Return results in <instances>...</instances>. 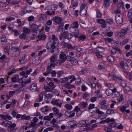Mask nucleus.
Masks as SVG:
<instances>
[{
    "instance_id": "nucleus-1",
    "label": "nucleus",
    "mask_w": 132,
    "mask_h": 132,
    "mask_svg": "<svg viewBox=\"0 0 132 132\" xmlns=\"http://www.w3.org/2000/svg\"><path fill=\"white\" fill-rule=\"evenodd\" d=\"M53 40L52 44L51 45L50 52L52 53H54V50L59 45V43L57 38L56 37L55 35H53L52 37Z\"/></svg>"
},
{
    "instance_id": "nucleus-2",
    "label": "nucleus",
    "mask_w": 132,
    "mask_h": 132,
    "mask_svg": "<svg viewBox=\"0 0 132 132\" xmlns=\"http://www.w3.org/2000/svg\"><path fill=\"white\" fill-rule=\"evenodd\" d=\"M17 44L16 43H12V47L11 48V50L13 52L14 54L16 56H18L20 53V50L18 47H17L16 45Z\"/></svg>"
},
{
    "instance_id": "nucleus-3",
    "label": "nucleus",
    "mask_w": 132,
    "mask_h": 132,
    "mask_svg": "<svg viewBox=\"0 0 132 132\" xmlns=\"http://www.w3.org/2000/svg\"><path fill=\"white\" fill-rule=\"evenodd\" d=\"M9 122L10 123L9 124V126L8 128V130L9 131H13L14 132H15L16 130L18 129L17 127L15 128L16 126V124L15 123H11L12 122L9 121Z\"/></svg>"
},
{
    "instance_id": "nucleus-4",
    "label": "nucleus",
    "mask_w": 132,
    "mask_h": 132,
    "mask_svg": "<svg viewBox=\"0 0 132 132\" xmlns=\"http://www.w3.org/2000/svg\"><path fill=\"white\" fill-rule=\"evenodd\" d=\"M67 59L68 61H70L73 65H75L78 64V60L73 57L67 56Z\"/></svg>"
},
{
    "instance_id": "nucleus-5",
    "label": "nucleus",
    "mask_w": 132,
    "mask_h": 132,
    "mask_svg": "<svg viewBox=\"0 0 132 132\" xmlns=\"http://www.w3.org/2000/svg\"><path fill=\"white\" fill-rule=\"evenodd\" d=\"M115 20L118 24L122 23L123 22V18L121 14H117L116 16Z\"/></svg>"
},
{
    "instance_id": "nucleus-6",
    "label": "nucleus",
    "mask_w": 132,
    "mask_h": 132,
    "mask_svg": "<svg viewBox=\"0 0 132 132\" xmlns=\"http://www.w3.org/2000/svg\"><path fill=\"white\" fill-rule=\"evenodd\" d=\"M67 32L64 31V33H61V35L59 36V38L61 40H63L65 43H66L65 42L66 39H67Z\"/></svg>"
},
{
    "instance_id": "nucleus-7",
    "label": "nucleus",
    "mask_w": 132,
    "mask_h": 132,
    "mask_svg": "<svg viewBox=\"0 0 132 132\" xmlns=\"http://www.w3.org/2000/svg\"><path fill=\"white\" fill-rule=\"evenodd\" d=\"M55 67L53 64H50V65H48L47 68V71L45 73H43V75L47 76L50 73V72L52 70L54 69Z\"/></svg>"
},
{
    "instance_id": "nucleus-8",
    "label": "nucleus",
    "mask_w": 132,
    "mask_h": 132,
    "mask_svg": "<svg viewBox=\"0 0 132 132\" xmlns=\"http://www.w3.org/2000/svg\"><path fill=\"white\" fill-rule=\"evenodd\" d=\"M51 103L53 104L54 105H57L59 107H60L62 103L60 100L57 99L56 100H52Z\"/></svg>"
},
{
    "instance_id": "nucleus-9",
    "label": "nucleus",
    "mask_w": 132,
    "mask_h": 132,
    "mask_svg": "<svg viewBox=\"0 0 132 132\" xmlns=\"http://www.w3.org/2000/svg\"><path fill=\"white\" fill-rule=\"evenodd\" d=\"M70 30L71 31L75 34L73 35V36L75 37L76 38L78 37L79 33L78 29L77 28H71Z\"/></svg>"
},
{
    "instance_id": "nucleus-10",
    "label": "nucleus",
    "mask_w": 132,
    "mask_h": 132,
    "mask_svg": "<svg viewBox=\"0 0 132 132\" xmlns=\"http://www.w3.org/2000/svg\"><path fill=\"white\" fill-rule=\"evenodd\" d=\"M67 56L66 54L62 51L61 52L59 55V58L63 61L64 62L67 59Z\"/></svg>"
},
{
    "instance_id": "nucleus-11",
    "label": "nucleus",
    "mask_w": 132,
    "mask_h": 132,
    "mask_svg": "<svg viewBox=\"0 0 132 132\" xmlns=\"http://www.w3.org/2000/svg\"><path fill=\"white\" fill-rule=\"evenodd\" d=\"M120 96L119 93L117 91V89L115 88L113 89V92L112 95V97L113 98H116Z\"/></svg>"
},
{
    "instance_id": "nucleus-12",
    "label": "nucleus",
    "mask_w": 132,
    "mask_h": 132,
    "mask_svg": "<svg viewBox=\"0 0 132 132\" xmlns=\"http://www.w3.org/2000/svg\"><path fill=\"white\" fill-rule=\"evenodd\" d=\"M53 20L54 22L57 24H58L61 23L62 19L60 17L55 16L53 18Z\"/></svg>"
},
{
    "instance_id": "nucleus-13",
    "label": "nucleus",
    "mask_w": 132,
    "mask_h": 132,
    "mask_svg": "<svg viewBox=\"0 0 132 132\" xmlns=\"http://www.w3.org/2000/svg\"><path fill=\"white\" fill-rule=\"evenodd\" d=\"M127 30L123 29H122L118 33V35L121 37H124L127 33Z\"/></svg>"
},
{
    "instance_id": "nucleus-14",
    "label": "nucleus",
    "mask_w": 132,
    "mask_h": 132,
    "mask_svg": "<svg viewBox=\"0 0 132 132\" xmlns=\"http://www.w3.org/2000/svg\"><path fill=\"white\" fill-rule=\"evenodd\" d=\"M37 86L36 83L32 84L30 88V90L32 92L37 91Z\"/></svg>"
},
{
    "instance_id": "nucleus-15",
    "label": "nucleus",
    "mask_w": 132,
    "mask_h": 132,
    "mask_svg": "<svg viewBox=\"0 0 132 132\" xmlns=\"http://www.w3.org/2000/svg\"><path fill=\"white\" fill-rule=\"evenodd\" d=\"M53 95L50 94H47L45 96V98L46 101V103H48L53 97Z\"/></svg>"
},
{
    "instance_id": "nucleus-16",
    "label": "nucleus",
    "mask_w": 132,
    "mask_h": 132,
    "mask_svg": "<svg viewBox=\"0 0 132 132\" xmlns=\"http://www.w3.org/2000/svg\"><path fill=\"white\" fill-rule=\"evenodd\" d=\"M16 22L18 24V28L21 27L24 24V22L22 21L21 19H17Z\"/></svg>"
},
{
    "instance_id": "nucleus-17",
    "label": "nucleus",
    "mask_w": 132,
    "mask_h": 132,
    "mask_svg": "<svg viewBox=\"0 0 132 132\" xmlns=\"http://www.w3.org/2000/svg\"><path fill=\"white\" fill-rule=\"evenodd\" d=\"M64 63L63 61L60 59V58L57 60L56 59V60L55 61V65H59Z\"/></svg>"
},
{
    "instance_id": "nucleus-18",
    "label": "nucleus",
    "mask_w": 132,
    "mask_h": 132,
    "mask_svg": "<svg viewBox=\"0 0 132 132\" xmlns=\"http://www.w3.org/2000/svg\"><path fill=\"white\" fill-rule=\"evenodd\" d=\"M0 117H1V118L5 120H7V119L9 120H10L12 119L11 117L9 116L8 115L5 116L3 114H0Z\"/></svg>"
},
{
    "instance_id": "nucleus-19",
    "label": "nucleus",
    "mask_w": 132,
    "mask_h": 132,
    "mask_svg": "<svg viewBox=\"0 0 132 132\" xmlns=\"http://www.w3.org/2000/svg\"><path fill=\"white\" fill-rule=\"evenodd\" d=\"M106 101L105 100H103L101 103L102 105L101 108L102 109H103L105 110H106L107 108V105L106 104Z\"/></svg>"
},
{
    "instance_id": "nucleus-20",
    "label": "nucleus",
    "mask_w": 132,
    "mask_h": 132,
    "mask_svg": "<svg viewBox=\"0 0 132 132\" xmlns=\"http://www.w3.org/2000/svg\"><path fill=\"white\" fill-rule=\"evenodd\" d=\"M56 55H53V56H51L50 58V62L51 63V64H53L54 66H55V65L54 64L55 61L56 60V59L55 57Z\"/></svg>"
},
{
    "instance_id": "nucleus-21",
    "label": "nucleus",
    "mask_w": 132,
    "mask_h": 132,
    "mask_svg": "<svg viewBox=\"0 0 132 132\" xmlns=\"http://www.w3.org/2000/svg\"><path fill=\"white\" fill-rule=\"evenodd\" d=\"M88 104L87 102L83 101L81 102L79 104L80 106L83 108H85L88 106Z\"/></svg>"
},
{
    "instance_id": "nucleus-22",
    "label": "nucleus",
    "mask_w": 132,
    "mask_h": 132,
    "mask_svg": "<svg viewBox=\"0 0 132 132\" xmlns=\"http://www.w3.org/2000/svg\"><path fill=\"white\" fill-rule=\"evenodd\" d=\"M110 4V0H104V5L106 8H108Z\"/></svg>"
},
{
    "instance_id": "nucleus-23",
    "label": "nucleus",
    "mask_w": 132,
    "mask_h": 132,
    "mask_svg": "<svg viewBox=\"0 0 132 132\" xmlns=\"http://www.w3.org/2000/svg\"><path fill=\"white\" fill-rule=\"evenodd\" d=\"M65 87L68 89L71 88H73L75 87V86L72 84H71L69 82H67L65 84Z\"/></svg>"
},
{
    "instance_id": "nucleus-24",
    "label": "nucleus",
    "mask_w": 132,
    "mask_h": 132,
    "mask_svg": "<svg viewBox=\"0 0 132 132\" xmlns=\"http://www.w3.org/2000/svg\"><path fill=\"white\" fill-rule=\"evenodd\" d=\"M109 78L110 80L113 79L114 81H117V78L116 76L113 75H111L110 73H109Z\"/></svg>"
},
{
    "instance_id": "nucleus-25",
    "label": "nucleus",
    "mask_w": 132,
    "mask_h": 132,
    "mask_svg": "<svg viewBox=\"0 0 132 132\" xmlns=\"http://www.w3.org/2000/svg\"><path fill=\"white\" fill-rule=\"evenodd\" d=\"M32 28V31L34 32L37 33V31L38 30V28L37 26L36 25H33L31 27Z\"/></svg>"
},
{
    "instance_id": "nucleus-26",
    "label": "nucleus",
    "mask_w": 132,
    "mask_h": 132,
    "mask_svg": "<svg viewBox=\"0 0 132 132\" xmlns=\"http://www.w3.org/2000/svg\"><path fill=\"white\" fill-rule=\"evenodd\" d=\"M95 50L101 53H103L104 51V48L102 47H96Z\"/></svg>"
},
{
    "instance_id": "nucleus-27",
    "label": "nucleus",
    "mask_w": 132,
    "mask_h": 132,
    "mask_svg": "<svg viewBox=\"0 0 132 132\" xmlns=\"http://www.w3.org/2000/svg\"><path fill=\"white\" fill-rule=\"evenodd\" d=\"M113 92V89L112 90L111 89L108 88L106 90V93L108 96L110 95L111 94H112Z\"/></svg>"
},
{
    "instance_id": "nucleus-28",
    "label": "nucleus",
    "mask_w": 132,
    "mask_h": 132,
    "mask_svg": "<svg viewBox=\"0 0 132 132\" xmlns=\"http://www.w3.org/2000/svg\"><path fill=\"white\" fill-rule=\"evenodd\" d=\"M123 95L122 94H121L120 95V97L117 99L118 103H122L123 102L124 99L123 98Z\"/></svg>"
},
{
    "instance_id": "nucleus-29",
    "label": "nucleus",
    "mask_w": 132,
    "mask_h": 132,
    "mask_svg": "<svg viewBox=\"0 0 132 132\" xmlns=\"http://www.w3.org/2000/svg\"><path fill=\"white\" fill-rule=\"evenodd\" d=\"M23 88L22 87L19 88V89L14 91V93L15 94H18L20 93L23 90Z\"/></svg>"
},
{
    "instance_id": "nucleus-30",
    "label": "nucleus",
    "mask_w": 132,
    "mask_h": 132,
    "mask_svg": "<svg viewBox=\"0 0 132 132\" xmlns=\"http://www.w3.org/2000/svg\"><path fill=\"white\" fill-rule=\"evenodd\" d=\"M86 122L84 120L80 121L78 124V126L79 127L84 126H85Z\"/></svg>"
},
{
    "instance_id": "nucleus-31",
    "label": "nucleus",
    "mask_w": 132,
    "mask_h": 132,
    "mask_svg": "<svg viewBox=\"0 0 132 132\" xmlns=\"http://www.w3.org/2000/svg\"><path fill=\"white\" fill-rule=\"evenodd\" d=\"M38 37L40 40H44L46 39V36L45 34H43L39 35Z\"/></svg>"
},
{
    "instance_id": "nucleus-32",
    "label": "nucleus",
    "mask_w": 132,
    "mask_h": 132,
    "mask_svg": "<svg viewBox=\"0 0 132 132\" xmlns=\"http://www.w3.org/2000/svg\"><path fill=\"white\" fill-rule=\"evenodd\" d=\"M86 72L85 69L83 68L80 71L78 72L77 73V74L78 75H80L85 74Z\"/></svg>"
},
{
    "instance_id": "nucleus-33",
    "label": "nucleus",
    "mask_w": 132,
    "mask_h": 132,
    "mask_svg": "<svg viewBox=\"0 0 132 132\" xmlns=\"http://www.w3.org/2000/svg\"><path fill=\"white\" fill-rule=\"evenodd\" d=\"M86 5L85 4H82L81 5V7H80V9L81 10L80 11V14L81 13H83V12L84 11V10H83L85 8V7L86 6Z\"/></svg>"
},
{
    "instance_id": "nucleus-34",
    "label": "nucleus",
    "mask_w": 132,
    "mask_h": 132,
    "mask_svg": "<svg viewBox=\"0 0 132 132\" xmlns=\"http://www.w3.org/2000/svg\"><path fill=\"white\" fill-rule=\"evenodd\" d=\"M73 26L71 28H77L79 27V24H78V22L77 21H76L74 22L73 23Z\"/></svg>"
},
{
    "instance_id": "nucleus-35",
    "label": "nucleus",
    "mask_w": 132,
    "mask_h": 132,
    "mask_svg": "<svg viewBox=\"0 0 132 132\" xmlns=\"http://www.w3.org/2000/svg\"><path fill=\"white\" fill-rule=\"evenodd\" d=\"M30 118V117L29 116H26V115H22L21 117V119L22 120H28Z\"/></svg>"
},
{
    "instance_id": "nucleus-36",
    "label": "nucleus",
    "mask_w": 132,
    "mask_h": 132,
    "mask_svg": "<svg viewBox=\"0 0 132 132\" xmlns=\"http://www.w3.org/2000/svg\"><path fill=\"white\" fill-rule=\"evenodd\" d=\"M68 78L67 77H65V78H61L60 79V81L61 83H64L66 81L68 80Z\"/></svg>"
},
{
    "instance_id": "nucleus-37",
    "label": "nucleus",
    "mask_w": 132,
    "mask_h": 132,
    "mask_svg": "<svg viewBox=\"0 0 132 132\" xmlns=\"http://www.w3.org/2000/svg\"><path fill=\"white\" fill-rule=\"evenodd\" d=\"M46 18V15L45 14H43L40 16L39 18V20L40 21H42Z\"/></svg>"
},
{
    "instance_id": "nucleus-38",
    "label": "nucleus",
    "mask_w": 132,
    "mask_h": 132,
    "mask_svg": "<svg viewBox=\"0 0 132 132\" xmlns=\"http://www.w3.org/2000/svg\"><path fill=\"white\" fill-rule=\"evenodd\" d=\"M124 4L122 2H119L117 5V7L119 8L123 7Z\"/></svg>"
},
{
    "instance_id": "nucleus-39",
    "label": "nucleus",
    "mask_w": 132,
    "mask_h": 132,
    "mask_svg": "<svg viewBox=\"0 0 132 132\" xmlns=\"http://www.w3.org/2000/svg\"><path fill=\"white\" fill-rule=\"evenodd\" d=\"M44 93V92H42V93L40 94L39 95V97L38 99V102H40L42 101L43 100V94Z\"/></svg>"
},
{
    "instance_id": "nucleus-40",
    "label": "nucleus",
    "mask_w": 132,
    "mask_h": 132,
    "mask_svg": "<svg viewBox=\"0 0 132 132\" xmlns=\"http://www.w3.org/2000/svg\"><path fill=\"white\" fill-rule=\"evenodd\" d=\"M76 80L75 82V84L77 85H79L81 83V80L80 78H78L76 79Z\"/></svg>"
},
{
    "instance_id": "nucleus-41",
    "label": "nucleus",
    "mask_w": 132,
    "mask_h": 132,
    "mask_svg": "<svg viewBox=\"0 0 132 132\" xmlns=\"http://www.w3.org/2000/svg\"><path fill=\"white\" fill-rule=\"evenodd\" d=\"M108 60L111 62L114 61V60L113 56H110L107 57Z\"/></svg>"
},
{
    "instance_id": "nucleus-42",
    "label": "nucleus",
    "mask_w": 132,
    "mask_h": 132,
    "mask_svg": "<svg viewBox=\"0 0 132 132\" xmlns=\"http://www.w3.org/2000/svg\"><path fill=\"white\" fill-rule=\"evenodd\" d=\"M97 13L96 16L98 18H100L102 16V13L98 10L96 11Z\"/></svg>"
},
{
    "instance_id": "nucleus-43",
    "label": "nucleus",
    "mask_w": 132,
    "mask_h": 132,
    "mask_svg": "<svg viewBox=\"0 0 132 132\" xmlns=\"http://www.w3.org/2000/svg\"><path fill=\"white\" fill-rule=\"evenodd\" d=\"M52 109L54 111V113L56 115L59 113V110L55 107H53Z\"/></svg>"
},
{
    "instance_id": "nucleus-44",
    "label": "nucleus",
    "mask_w": 132,
    "mask_h": 132,
    "mask_svg": "<svg viewBox=\"0 0 132 132\" xmlns=\"http://www.w3.org/2000/svg\"><path fill=\"white\" fill-rule=\"evenodd\" d=\"M129 39L127 38L123 40L121 44L122 45H124L127 44L129 42Z\"/></svg>"
},
{
    "instance_id": "nucleus-45",
    "label": "nucleus",
    "mask_w": 132,
    "mask_h": 132,
    "mask_svg": "<svg viewBox=\"0 0 132 132\" xmlns=\"http://www.w3.org/2000/svg\"><path fill=\"white\" fill-rule=\"evenodd\" d=\"M114 111L112 109H109L108 110L106 111V113L107 114H110L114 113Z\"/></svg>"
},
{
    "instance_id": "nucleus-46",
    "label": "nucleus",
    "mask_w": 132,
    "mask_h": 132,
    "mask_svg": "<svg viewBox=\"0 0 132 132\" xmlns=\"http://www.w3.org/2000/svg\"><path fill=\"white\" fill-rule=\"evenodd\" d=\"M1 40L2 42L3 43V44H5L7 42L5 36H3L2 37Z\"/></svg>"
},
{
    "instance_id": "nucleus-47",
    "label": "nucleus",
    "mask_w": 132,
    "mask_h": 132,
    "mask_svg": "<svg viewBox=\"0 0 132 132\" xmlns=\"http://www.w3.org/2000/svg\"><path fill=\"white\" fill-rule=\"evenodd\" d=\"M132 9L129 10L128 12V16L129 18H130L132 17Z\"/></svg>"
},
{
    "instance_id": "nucleus-48",
    "label": "nucleus",
    "mask_w": 132,
    "mask_h": 132,
    "mask_svg": "<svg viewBox=\"0 0 132 132\" xmlns=\"http://www.w3.org/2000/svg\"><path fill=\"white\" fill-rule=\"evenodd\" d=\"M121 86L123 87L126 86V82L124 80H122L121 81Z\"/></svg>"
},
{
    "instance_id": "nucleus-49",
    "label": "nucleus",
    "mask_w": 132,
    "mask_h": 132,
    "mask_svg": "<svg viewBox=\"0 0 132 132\" xmlns=\"http://www.w3.org/2000/svg\"><path fill=\"white\" fill-rule=\"evenodd\" d=\"M95 105L94 104H90L88 107V109L89 110H90L92 109L95 108Z\"/></svg>"
},
{
    "instance_id": "nucleus-50",
    "label": "nucleus",
    "mask_w": 132,
    "mask_h": 132,
    "mask_svg": "<svg viewBox=\"0 0 132 132\" xmlns=\"http://www.w3.org/2000/svg\"><path fill=\"white\" fill-rule=\"evenodd\" d=\"M46 82H45L44 83L45 89L47 90V92H50V88L48 86H46Z\"/></svg>"
},
{
    "instance_id": "nucleus-51",
    "label": "nucleus",
    "mask_w": 132,
    "mask_h": 132,
    "mask_svg": "<svg viewBox=\"0 0 132 132\" xmlns=\"http://www.w3.org/2000/svg\"><path fill=\"white\" fill-rule=\"evenodd\" d=\"M27 55L26 54H24L22 56V57L21 59V60H19L21 63L22 64H23L24 63H23L24 62H21V61H24L25 59L27 57Z\"/></svg>"
},
{
    "instance_id": "nucleus-52",
    "label": "nucleus",
    "mask_w": 132,
    "mask_h": 132,
    "mask_svg": "<svg viewBox=\"0 0 132 132\" xmlns=\"http://www.w3.org/2000/svg\"><path fill=\"white\" fill-rule=\"evenodd\" d=\"M20 74L22 76H23L24 77L27 78L28 77L27 75L26 74V73L24 71H22L20 73Z\"/></svg>"
},
{
    "instance_id": "nucleus-53",
    "label": "nucleus",
    "mask_w": 132,
    "mask_h": 132,
    "mask_svg": "<svg viewBox=\"0 0 132 132\" xmlns=\"http://www.w3.org/2000/svg\"><path fill=\"white\" fill-rule=\"evenodd\" d=\"M104 39L105 40V42L106 43H107L108 42H111L113 40V39L110 38H105Z\"/></svg>"
},
{
    "instance_id": "nucleus-54",
    "label": "nucleus",
    "mask_w": 132,
    "mask_h": 132,
    "mask_svg": "<svg viewBox=\"0 0 132 132\" xmlns=\"http://www.w3.org/2000/svg\"><path fill=\"white\" fill-rule=\"evenodd\" d=\"M50 73L51 74V76L53 77H55L57 74V72L53 70L50 72Z\"/></svg>"
},
{
    "instance_id": "nucleus-55",
    "label": "nucleus",
    "mask_w": 132,
    "mask_h": 132,
    "mask_svg": "<svg viewBox=\"0 0 132 132\" xmlns=\"http://www.w3.org/2000/svg\"><path fill=\"white\" fill-rule=\"evenodd\" d=\"M63 71H59L57 72V76L59 77H60L63 74Z\"/></svg>"
},
{
    "instance_id": "nucleus-56",
    "label": "nucleus",
    "mask_w": 132,
    "mask_h": 132,
    "mask_svg": "<svg viewBox=\"0 0 132 132\" xmlns=\"http://www.w3.org/2000/svg\"><path fill=\"white\" fill-rule=\"evenodd\" d=\"M126 108V106H122L120 108V110L122 112H125Z\"/></svg>"
},
{
    "instance_id": "nucleus-57",
    "label": "nucleus",
    "mask_w": 132,
    "mask_h": 132,
    "mask_svg": "<svg viewBox=\"0 0 132 132\" xmlns=\"http://www.w3.org/2000/svg\"><path fill=\"white\" fill-rule=\"evenodd\" d=\"M67 44V47L68 49H72L73 46L70 44L68 43H66Z\"/></svg>"
},
{
    "instance_id": "nucleus-58",
    "label": "nucleus",
    "mask_w": 132,
    "mask_h": 132,
    "mask_svg": "<svg viewBox=\"0 0 132 132\" xmlns=\"http://www.w3.org/2000/svg\"><path fill=\"white\" fill-rule=\"evenodd\" d=\"M23 30L24 32L27 34L29 33L30 31V29L27 28H24Z\"/></svg>"
},
{
    "instance_id": "nucleus-59",
    "label": "nucleus",
    "mask_w": 132,
    "mask_h": 132,
    "mask_svg": "<svg viewBox=\"0 0 132 132\" xmlns=\"http://www.w3.org/2000/svg\"><path fill=\"white\" fill-rule=\"evenodd\" d=\"M71 113L70 111H67L65 113V115L67 117H69Z\"/></svg>"
},
{
    "instance_id": "nucleus-60",
    "label": "nucleus",
    "mask_w": 132,
    "mask_h": 132,
    "mask_svg": "<svg viewBox=\"0 0 132 132\" xmlns=\"http://www.w3.org/2000/svg\"><path fill=\"white\" fill-rule=\"evenodd\" d=\"M97 100V97H92L90 99L91 102H93L96 101Z\"/></svg>"
},
{
    "instance_id": "nucleus-61",
    "label": "nucleus",
    "mask_w": 132,
    "mask_h": 132,
    "mask_svg": "<svg viewBox=\"0 0 132 132\" xmlns=\"http://www.w3.org/2000/svg\"><path fill=\"white\" fill-rule=\"evenodd\" d=\"M106 21L109 24H111L113 23V21L112 20L110 19H107Z\"/></svg>"
},
{
    "instance_id": "nucleus-62",
    "label": "nucleus",
    "mask_w": 132,
    "mask_h": 132,
    "mask_svg": "<svg viewBox=\"0 0 132 132\" xmlns=\"http://www.w3.org/2000/svg\"><path fill=\"white\" fill-rule=\"evenodd\" d=\"M125 90L127 92H129L130 90L131 89L130 87L128 86H126L125 87H124Z\"/></svg>"
},
{
    "instance_id": "nucleus-63",
    "label": "nucleus",
    "mask_w": 132,
    "mask_h": 132,
    "mask_svg": "<svg viewBox=\"0 0 132 132\" xmlns=\"http://www.w3.org/2000/svg\"><path fill=\"white\" fill-rule=\"evenodd\" d=\"M15 19V18L13 17H9V18H7L6 19V20L7 21H11V20H14Z\"/></svg>"
},
{
    "instance_id": "nucleus-64",
    "label": "nucleus",
    "mask_w": 132,
    "mask_h": 132,
    "mask_svg": "<svg viewBox=\"0 0 132 132\" xmlns=\"http://www.w3.org/2000/svg\"><path fill=\"white\" fill-rule=\"evenodd\" d=\"M65 107L66 109L69 110L71 109L72 108V106L69 104H67L65 105Z\"/></svg>"
}]
</instances>
